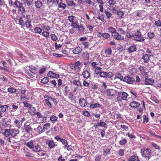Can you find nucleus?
I'll return each mask as SVG.
<instances>
[{"label": "nucleus", "instance_id": "nucleus-50", "mask_svg": "<svg viewBox=\"0 0 161 161\" xmlns=\"http://www.w3.org/2000/svg\"><path fill=\"white\" fill-rule=\"evenodd\" d=\"M71 26H72L73 28H76L78 29L80 25L78 24L77 22L74 23L73 22V23H71Z\"/></svg>", "mask_w": 161, "mask_h": 161}, {"label": "nucleus", "instance_id": "nucleus-12", "mask_svg": "<svg viewBox=\"0 0 161 161\" xmlns=\"http://www.w3.org/2000/svg\"><path fill=\"white\" fill-rule=\"evenodd\" d=\"M19 133V130L17 129H11V136L12 137H15Z\"/></svg>", "mask_w": 161, "mask_h": 161}, {"label": "nucleus", "instance_id": "nucleus-43", "mask_svg": "<svg viewBox=\"0 0 161 161\" xmlns=\"http://www.w3.org/2000/svg\"><path fill=\"white\" fill-rule=\"evenodd\" d=\"M8 106L7 105H4L2 106L1 107V111L2 112H4L6 111V109H8Z\"/></svg>", "mask_w": 161, "mask_h": 161}, {"label": "nucleus", "instance_id": "nucleus-31", "mask_svg": "<svg viewBox=\"0 0 161 161\" xmlns=\"http://www.w3.org/2000/svg\"><path fill=\"white\" fill-rule=\"evenodd\" d=\"M3 134V135L5 136L6 137L9 136L11 135V130L5 129Z\"/></svg>", "mask_w": 161, "mask_h": 161}, {"label": "nucleus", "instance_id": "nucleus-17", "mask_svg": "<svg viewBox=\"0 0 161 161\" xmlns=\"http://www.w3.org/2000/svg\"><path fill=\"white\" fill-rule=\"evenodd\" d=\"M99 126L104 127V128H107V125L103 121H100L99 122H97L95 126H94L95 129H96L97 127Z\"/></svg>", "mask_w": 161, "mask_h": 161}, {"label": "nucleus", "instance_id": "nucleus-46", "mask_svg": "<svg viewBox=\"0 0 161 161\" xmlns=\"http://www.w3.org/2000/svg\"><path fill=\"white\" fill-rule=\"evenodd\" d=\"M65 147H66L67 150L68 151H71L74 148L73 146L71 145H68V143H66L65 145Z\"/></svg>", "mask_w": 161, "mask_h": 161}, {"label": "nucleus", "instance_id": "nucleus-10", "mask_svg": "<svg viewBox=\"0 0 161 161\" xmlns=\"http://www.w3.org/2000/svg\"><path fill=\"white\" fill-rule=\"evenodd\" d=\"M47 76L52 78H58L59 76V74H57L53 71H50L47 74Z\"/></svg>", "mask_w": 161, "mask_h": 161}, {"label": "nucleus", "instance_id": "nucleus-60", "mask_svg": "<svg viewBox=\"0 0 161 161\" xmlns=\"http://www.w3.org/2000/svg\"><path fill=\"white\" fill-rule=\"evenodd\" d=\"M78 29L79 31L81 33L84 32L85 31V28L81 24L79 26V27Z\"/></svg>", "mask_w": 161, "mask_h": 161}, {"label": "nucleus", "instance_id": "nucleus-35", "mask_svg": "<svg viewBox=\"0 0 161 161\" xmlns=\"http://www.w3.org/2000/svg\"><path fill=\"white\" fill-rule=\"evenodd\" d=\"M36 130H37L38 132V133L39 134L41 133L42 132L45 131V130L40 126H38L36 129H35Z\"/></svg>", "mask_w": 161, "mask_h": 161}, {"label": "nucleus", "instance_id": "nucleus-44", "mask_svg": "<svg viewBox=\"0 0 161 161\" xmlns=\"http://www.w3.org/2000/svg\"><path fill=\"white\" fill-rule=\"evenodd\" d=\"M81 44L84 45L85 48H88L89 46L90 45V43L89 42H82L81 43Z\"/></svg>", "mask_w": 161, "mask_h": 161}, {"label": "nucleus", "instance_id": "nucleus-29", "mask_svg": "<svg viewBox=\"0 0 161 161\" xmlns=\"http://www.w3.org/2000/svg\"><path fill=\"white\" fill-rule=\"evenodd\" d=\"M82 56L85 60H88L89 59V54L87 52H84L82 54Z\"/></svg>", "mask_w": 161, "mask_h": 161}, {"label": "nucleus", "instance_id": "nucleus-45", "mask_svg": "<svg viewBox=\"0 0 161 161\" xmlns=\"http://www.w3.org/2000/svg\"><path fill=\"white\" fill-rule=\"evenodd\" d=\"M31 21L27 20L25 22L26 27L27 28H31L32 26L31 24Z\"/></svg>", "mask_w": 161, "mask_h": 161}, {"label": "nucleus", "instance_id": "nucleus-5", "mask_svg": "<svg viewBox=\"0 0 161 161\" xmlns=\"http://www.w3.org/2000/svg\"><path fill=\"white\" fill-rule=\"evenodd\" d=\"M45 99V102L47 104L48 107L49 108H51L52 107V105L50 101L51 99L50 98V96L47 95H45L44 96Z\"/></svg>", "mask_w": 161, "mask_h": 161}, {"label": "nucleus", "instance_id": "nucleus-30", "mask_svg": "<svg viewBox=\"0 0 161 161\" xmlns=\"http://www.w3.org/2000/svg\"><path fill=\"white\" fill-rule=\"evenodd\" d=\"M30 110L29 111V113L31 115H35L36 109L35 107H32L29 109Z\"/></svg>", "mask_w": 161, "mask_h": 161}, {"label": "nucleus", "instance_id": "nucleus-15", "mask_svg": "<svg viewBox=\"0 0 161 161\" xmlns=\"http://www.w3.org/2000/svg\"><path fill=\"white\" fill-rule=\"evenodd\" d=\"M91 74L88 70H84L82 74V75L84 79H88L90 76Z\"/></svg>", "mask_w": 161, "mask_h": 161}, {"label": "nucleus", "instance_id": "nucleus-49", "mask_svg": "<svg viewBox=\"0 0 161 161\" xmlns=\"http://www.w3.org/2000/svg\"><path fill=\"white\" fill-rule=\"evenodd\" d=\"M147 35L149 39L153 38L155 36L154 32H148L147 33Z\"/></svg>", "mask_w": 161, "mask_h": 161}, {"label": "nucleus", "instance_id": "nucleus-36", "mask_svg": "<svg viewBox=\"0 0 161 161\" xmlns=\"http://www.w3.org/2000/svg\"><path fill=\"white\" fill-rule=\"evenodd\" d=\"M107 72L103 71H101L100 74H99V76L103 78L107 77Z\"/></svg>", "mask_w": 161, "mask_h": 161}, {"label": "nucleus", "instance_id": "nucleus-54", "mask_svg": "<svg viewBox=\"0 0 161 161\" xmlns=\"http://www.w3.org/2000/svg\"><path fill=\"white\" fill-rule=\"evenodd\" d=\"M34 31L36 33L40 34L42 32V30L39 27H36L34 28Z\"/></svg>", "mask_w": 161, "mask_h": 161}, {"label": "nucleus", "instance_id": "nucleus-19", "mask_svg": "<svg viewBox=\"0 0 161 161\" xmlns=\"http://www.w3.org/2000/svg\"><path fill=\"white\" fill-rule=\"evenodd\" d=\"M140 105V103L138 102L135 101H132L130 104V105L131 108H137Z\"/></svg>", "mask_w": 161, "mask_h": 161}, {"label": "nucleus", "instance_id": "nucleus-62", "mask_svg": "<svg viewBox=\"0 0 161 161\" xmlns=\"http://www.w3.org/2000/svg\"><path fill=\"white\" fill-rule=\"evenodd\" d=\"M58 117L55 116L53 115L50 117V120L52 122L56 121Z\"/></svg>", "mask_w": 161, "mask_h": 161}, {"label": "nucleus", "instance_id": "nucleus-7", "mask_svg": "<svg viewBox=\"0 0 161 161\" xmlns=\"http://www.w3.org/2000/svg\"><path fill=\"white\" fill-rule=\"evenodd\" d=\"M81 64V63L79 61H77L75 62L73 66L74 69L77 72L80 71L81 69V67H80Z\"/></svg>", "mask_w": 161, "mask_h": 161}, {"label": "nucleus", "instance_id": "nucleus-21", "mask_svg": "<svg viewBox=\"0 0 161 161\" xmlns=\"http://www.w3.org/2000/svg\"><path fill=\"white\" fill-rule=\"evenodd\" d=\"M11 122V120L8 118L2 119V124L3 125H9Z\"/></svg>", "mask_w": 161, "mask_h": 161}, {"label": "nucleus", "instance_id": "nucleus-40", "mask_svg": "<svg viewBox=\"0 0 161 161\" xmlns=\"http://www.w3.org/2000/svg\"><path fill=\"white\" fill-rule=\"evenodd\" d=\"M7 91L8 92H11V93L15 92L16 91V90L15 89H14L13 87L11 86L8 88Z\"/></svg>", "mask_w": 161, "mask_h": 161}, {"label": "nucleus", "instance_id": "nucleus-14", "mask_svg": "<svg viewBox=\"0 0 161 161\" xmlns=\"http://www.w3.org/2000/svg\"><path fill=\"white\" fill-rule=\"evenodd\" d=\"M80 105L82 107H85L87 105V102L83 98H80L79 100Z\"/></svg>", "mask_w": 161, "mask_h": 161}, {"label": "nucleus", "instance_id": "nucleus-64", "mask_svg": "<svg viewBox=\"0 0 161 161\" xmlns=\"http://www.w3.org/2000/svg\"><path fill=\"white\" fill-rule=\"evenodd\" d=\"M154 24L157 27H161V21L160 20H158L155 21Z\"/></svg>", "mask_w": 161, "mask_h": 161}, {"label": "nucleus", "instance_id": "nucleus-2", "mask_svg": "<svg viewBox=\"0 0 161 161\" xmlns=\"http://www.w3.org/2000/svg\"><path fill=\"white\" fill-rule=\"evenodd\" d=\"M14 4L18 8V12L19 14H21L25 12V8L22 5V3H21L19 1L17 0H16L14 2Z\"/></svg>", "mask_w": 161, "mask_h": 161}, {"label": "nucleus", "instance_id": "nucleus-59", "mask_svg": "<svg viewBox=\"0 0 161 161\" xmlns=\"http://www.w3.org/2000/svg\"><path fill=\"white\" fill-rule=\"evenodd\" d=\"M75 18V17L73 15L68 16V20L72 23L74 22V20Z\"/></svg>", "mask_w": 161, "mask_h": 161}, {"label": "nucleus", "instance_id": "nucleus-51", "mask_svg": "<svg viewBox=\"0 0 161 161\" xmlns=\"http://www.w3.org/2000/svg\"><path fill=\"white\" fill-rule=\"evenodd\" d=\"M105 13L106 16L108 18H110L112 16V14L108 11L105 10Z\"/></svg>", "mask_w": 161, "mask_h": 161}, {"label": "nucleus", "instance_id": "nucleus-37", "mask_svg": "<svg viewBox=\"0 0 161 161\" xmlns=\"http://www.w3.org/2000/svg\"><path fill=\"white\" fill-rule=\"evenodd\" d=\"M101 105L99 103H93L91 105H90V108L91 109H93L97 107H99Z\"/></svg>", "mask_w": 161, "mask_h": 161}, {"label": "nucleus", "instance_id": "nucleus-57", "mask_svg": "<svg viewBox=\"0 0 161 161\" xmlns=\"http://www.w3.org/2000/svg\"><path fill=\"white\" fill-rule=\"evenodd\" d=\"M23 103L24 104V106L25 107L29 108V109L32 106V105L30 104L29 103L25 101L23 102Z\"/></svg>", "mask_w": 161, "mask_h": 161}, {"label": "nucleus", "instance_id": "nucleus-58", "mask_svg": "<svg viewBox=\"0 0 161 161\" xmlns=\"http://www.w3.org/2000/svg\"><path fill=\"white\" fill-rule=\"evenodd\" d=\"M25 130L26 132L28 133L31 130V126L29 125L25 126Z\"/></svg>", "mask_w": 161, "mask_h": 161}, {"label": "nucleus", "instance_id": "nucleus-24", "mask_svg": "<svg viewBox=\"0 0 161 161\" xmlns=\"http://www.w3.org/2000/svg\"><path fill=\"white\" fill-rule=\"evenodd\" d=\"M129 161H140V159L137 156L133 155L130 157Z\"/></svg>", "mask_w": 161, "mask_h": 161}, {"label": "nucleus", "instance_id": "nucleus-27", "mask_svg": "<svg viewBox=\"0 0 161 161\" xmlns=\"http://www.w3.org/2000/svg\"><path fill=\"white\" fill-rule=\"evenodd\" d=\"M19 103H13L12 105V110L13 112L15 111L18 108L19 105Z\"/></svg>", "mask_w": 161, "mask_h": 161}, {"label": "nucleus", "instance_id": "nucleus-25", "mask_svg": "<svg viewBox=\"0 0 161 161\" xmlns=\"http://www.w3.org/2000/svg\"><path fill=\"white\" fill-rule=\"evenodd\" d=\"M33 151L35 152H38L40 151L41 148L39 147V145L36 144L34 145L33 147L32 148Z\"/></svg>", "mask_w": 161, "mask_h": 161}, {"label": "nucleus", "instance_id": "nucleus-9", "mask_svg": "<svg viewBox=\"0 0 161 161\" xmlns=\"http://www.w3.org/2000/svg\"><path fill=\"white\" fill-rule=\"evenodd\" d=\"M46 144L51 149L53 148L56 145L54 143V142L53 140H49L46 142Z\"/></svg>", "mask_w": 161, "mask_h": 161}, {"label": "nucleus", "instance_id": "nucleus-11", "mask_svg": "<svg viewBox=\"0 0 161 161\" xmlns=\"http://www.w3.org/2000/svg\"><path fill=\"white\" fill-rule=\"evenodd\" d=\"M154 83V81L153 79H149L148 77H145V85H152Z\"/></svg>", "mask_w": 161, "mask_h": 161}, {"label": "nucleus", "instance_id": "nucleus-23", "mask_svg": "<svg viewBox=\"0 0 161 161\" xmlns=\"http://www.w3.org/2000/svg\"><path fill=\"white\" fill-rule=\"evenodd\" d=\"M93 69H94V73L96 75H99V74H100L102 69V68L98 66H97L95 68H93Z\"/></svg>", "mask_w": 161, "mask_h": 161}, {"label": "nucleus", "instance_id": "nucleus-34", "mask_svg": "<svg viewBox=\"0 0 161 161\" xmlns=\"http://www.w3.org/2000/svg\"><path fill=\"white\" fill-rule=\"evenodd\" d=\"M26 145L30 149H32L34 145L33 144V141H31L26 143Z\"/></svg>", "mask_w": 161, "mask_h": 161}, {"label": "nucleus", "instance_id": "nucleus-38", "mask_svg": "<svg viewBox=\"0 0 161 161\" xmlns=\"http://www.w3.org/2000/svg\"><path fill=\"white\" fill-rule=\"evenodd\" d=\"M107 94L108 96H112L114 95V93L112 89H108L107 91Z\"/></svg>", "mask_w": 161, "mask_h": 161}, {"label": "nucleus", "instance_id": "nucleus-26", "mask_svg": "<svg viewBox=\"0 0 161 161\" xmlns=\"http://www.w3.org/2000/svg\"><path fill=\"white\" fill-rule=\"evenodd\" d=\"M35 5L37 8H40L42 5V2L39 0H37L35 3Z\"/></svg>", "mask_w": 161, "mask_h": 161}, {"label": "nucleus", "instance_id": "nucleus-48", "mask_svg": "<svg viewBox=\"0 0 161 161\" xmlns=\"http://www.w3.org/2000/svg\"><path fill=\"white\" fill-rule=\"evenodd\" d=\"M48 78L47 77H44L41 80V82L44 84H46L48 82Z\"/></svg>", "mask_w": 161, "mask_h": 161}, {"label": "nucleus", "instance_id": "nucleus-28", "mask_svg": "<svg viewBox=\"0 0 161 161\" xmlns=\"http://www.w3.org/2000/svg\"><path fill=\"white\" fill-rule=\"evenodd\" d=\"M104 53L106 55L109 56L111 55L112 50L111 48H108L105 49L104 50Z\"/></svg>", "mask_w": 161, "mask_h": 161}, {"label": "nucleus", "instance_id": "nucleus-18", "mask_svg": "<svg viewBox=\"0 0 161 161\" xmlns=\"http://www.w3.org/2000/svg\"><path fill=\"white\" fill-rule=\"evenodd\" d=\"M137 49V47L135 45H132L130 46L127 49V51L129 53H131L136 51Z\"/></svg>", "mask_w": 161, "mask_h": 161}, {"label": "nucleus", "instance_id": "nucleus-39", "mask_svg": "<svg viewBox=\"0 0 161 161\" xmlns=\"http://www.w3.org/2000/svg\"><path fill=\"white\" fill-rule=\"evenodd\" d=\"M58 6L59 8H62L63 9H64L65 8L66 5L65 4L63 3L62 2H60L58 4Z\"/></svg>", "mask_w": 161, "mask_h": 161}, {"label": "nucleus", "instance_id": "nucleus-13", "mask_svg": "<svg viewBox=\"0 0 161 161\" xmlns=\"http://www.w3.org/2000/svg\"><path fill=\"white\" fill-rule=\"evenodd\" d=\"M37 67L33 66H29V70L34 75H36L37 71L38 70V68Z\"/></svg>", "mask_w": 161, "mask_h": 161}, {"label": "nucleus", "instance_id": "nucleus-3", "mask_svg": "<svg viewBox=\"0 0 161 161\" xmlns=\"http://www.w3.org/2000/svg\"><path fill=\"white\" fill-rule=\"evenodd\" d=\"M128 94L124 92H118L117 96V100L118 101H121L122 100H127Z\"/></svg>", "mask_w": 161, "mask_h": 161}, {"label": "nucleus", "instance_id": "nucleus-4", "mask_svg": "<svg viewBox=\"0 0 161 161\" xmlns=\"http://www.w3.org/2000/svg\"><path fill=\"white\" fill-rule=\"evenodd\" d=\"M134 40L136 42H143L145 40L144 37H142L141 32L137 31L134 33Z\"/></svg>", "mask_w": 161, "mask_h": 161}, {"label": "nucleus", "instance_id": "nucleus-55", "mask_svg": "<svg viewBox=\"0 0 161 161\" xmlns=\"http://www.w3.org/2000/svg\"><path fill=\"white\" fill-rule=\"evenodd\" d=\"M19 24L22 26H24L25 25V21L23 20V19L22 17H20L19 20Z\"/></svg>", "mask_w": 161, "mask_h": 161}, {"label": "nucleus", "instance_id": "nucleus-47", "mask_svg": "<svg viewBox=\"0 0 161 161\" xmlns=\"http://www.w3.org/2000/svg\"><path fill=\"white\" fill-rule=\"evenodd\" d=\"M110 37V35L108 33H104L103 34V38L107 39L109 38Z\"/></svg>", "mask_w": 161, "mask_h": 161}, {"label": "nucleus", "instance_id": "nucleus-41", "mask_svg": "<svg viewBox=\"0 0 161 161\" xmlns=\"http://www.w3.org/2000/svg\"><path fill=\"white\" fill-rule=\"evenodd\" d=\"M127 141L126 139L124 138L121 140L119 142V144L121 145H123L126 144Z\"/></svg>", "mask_w": 161, "mask_h": 161}, {"label": "nucleus", "instance_id": "nucleus-33", "mask_svg": "<svg viewBox=\"0 0 161 161\" xmlns=\"http://www.w3.org/2000/svg\"><path fill=\"white\" fill-rule=\"evenodd\" d=\"M66 2L68 4V5L69 6L75 7L76 6L75 4L74 3V2L71 0H67L66 1Z\"/></svg>", "mask_w": 161, "mask_h": 161}, {"label": "nucleus", "instance_id": "nucleus-16", "mask_svg": "<svg viewBox=\"0 0 161 161\" xmlns=\"http://www.w3.org/2000/svg\"><path fill=\"white\" fill-rule=\"evenodd\" d=\"M14 123L16 126L19 128H20L22 125V122L20 120V119H15L14 121Z\"/></svg>", "mask_w": 161, "mask_h": 161}, {"label": "nucleus", "instance_id": "nucleus-53", "mask_svg": "<svg viewBox=\"0 0 161 161\" xmlns=\"http://www.w3.org/2000/svg\"><path fill=\"white\" fill-rule=\"evenodd\" d=\"M51 38L53 41H56L58 39V37L54 34H52L50 35Z\"/></svg>", "mask_w": 161, "mask_h": 161}, {"label": "nucleus", "instance_id": "nucleus-32", "mask_svg": "<svg viewBox=\"0 0 161 161\" xmlns=\"http://www.w3.org/2000/svg\"><path fill=\"white\" fill-rule=\"evenodd\" d=\"M47 67L43 66L39 70L38 73L41 75L47 69Z\"/></svg>", "mask_w": 161, "mask_h": 161}, {"label": "nucleus", "instance_id": "nucleus-42", "mask_svg": "<svg viewBox=\"0 0 161 161\" xmlns=\"http://www.w3.org/2000/svg\"><path fill=\"white\" fill-rule=\"evenodd\" d=\"M108 30L109 32L112 33V34H113L114 33L116 32V30L115 28L111 27H110L108 29Z\"/></svg>", "mask_w": 161, "mask_h": 161}, {"label": "nucleus", "instance_id": "nucleus-6", "mask_svg": "<svg viewBox=\"0 0 161 161\" xmlns=\"http://www.w3.org/2000/svg\"><path fill=\"white\" fill-rule=\"evenodd\" d=\"M112 36L114 37V38L116 40L122 41L124 38L123 36L120 35L117 32H115V33L113 34H112Z\"/></svg>", "mask_w": 161, "mask_h": 161}, {"label": "nucleus", "instance_id": "nucleus-63", "mask_svg": "<svg viewBox=\"0 0 161 161\" xmlns=\"http://www.w3.org/2000/svg\"><path fill=\"white\" fill-rule=\"evenodd\" d=\"M124 150L123 149H120L118 151V154L120 156H122L124 155Z\"/></svg>", "mask_w": 161, "mask_h": 161}, {"label": "nucleus", "instance_id": "nucleus-20", "mask_svg": "<svg viewBox=\"0 0 161 161\" xmlns=\"http://www.w3.org/2000/svg\"><path fill=\"white\" fill-rule=\"evenodd\" d=\"M150 56H149L147 54H143V55L142 57V59L143 60V61L144 63H147L149 62Z\"/></svg>", "mask_w": 161, "mask_h": 161}, {"label": "nucleus", "instance_id": "nucleus-1", "mask_svg": "<svg viewBox=\"0 0 161 161\" xmlns=\"http://www.w3.org/2000/svg\"><path fill=\"white\" fill-rule=\"evenodd\" d=\"M141 152L142 156L148 158H150L152 155V150L148 148H142L141 149Z\"/></svg>", "mask_w": 161, "mask_h": 161}, {"label": "nucleus", "instance_id": "nucleus-22", "mask_svg": "<svg viewBox=\"0 0 161 161\" xmlns=\"http://www.w3.org/2000/svg\"><path fill=\"white\" fill-rule=\"evenodd\" d=\"M82 51V49L80 47H77L73 50V53L75 54H79Z\"/></svg>", "mask_w": 161, "mask_h": 161}, {"label": "nucleus", "instance_id": "nucleus-8", "mask_svg": "<svg viewBox=\"0 0 161 161\" xmlns=\"http://www.w3.org/2000/svg\"><path fill=\"white\" fill-rule=\"evenodd\" d=\"M123 81L128 84H131L135 81V79L132 77L127 76L124 77Z\"/></svg>", "mask_w": 161, "mask_h": 161}, {"label": "nucleus", "instance_id": "nucleus-52", "mask_svg": "<svg viewBox=\"0 0 161 161\" xmlns=\"http://www.w3.org/2000/svg\"><path fill=\"white\" fill-rule=\"evenodd\" d=\"M117 15L120 18L122 17L124 15V13L121 10H119L117 12Z\"/></svg>", "mask_w": 161, "mask_h": 161}, {"label": "nucleus", "instance_id": "nucleus-56", "mask_svg": "<svg viewBox=\"0 0 161 161\" xmlns=\"http://www.w3.org/2000/svg\"><path fill=\"white\" fill-rule=\"evenodd\" d=\"M7 95V92L6 91H3L0 94V97L3 98L5 97H6Z\"/></svg>", "mask_w": 161, "mask_h": 161}, {"label": "nucleus", "instance_id": "nucleus-61", "mask_svg": "<svg viewBox=\"0 0 161 161\" xmlns=\"http://www.w3.org/2000/svg\"><path fill=\"white\" fill-rule=\"evenodd\" d=\"M73 83L74 85L79 86H80L81 85L80 82L79 80H74Z\"/></svg>", "mask_w": 161, "mask_h": 161}]
</instances>
